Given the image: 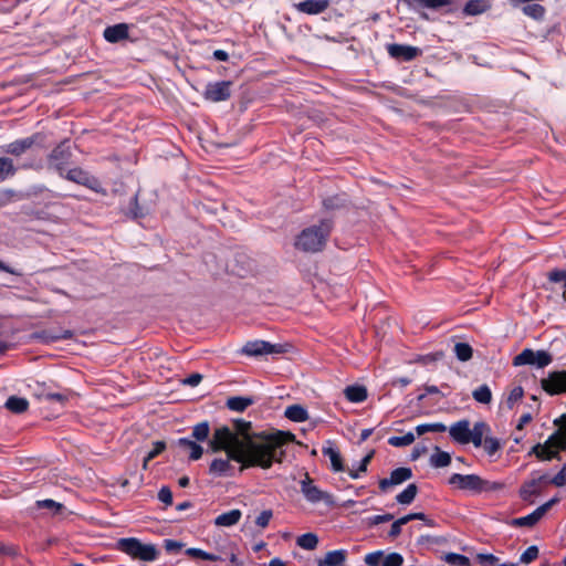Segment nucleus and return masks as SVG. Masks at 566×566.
Masks as SVG:
<instances>
[{"instance_id": "29", "label": "nucleus", "mask_w": 566, "mask_h": 566, "mask_svg": "<svg viewBox=\"0 0 566 566\" xmlns=\"http://www.w3.org/2000/svg\"><path fill=\"white\" fill-rule=\"evenodd\" d=\"M253 403V400L248 397H231L227 400V407L230 410L242 412L249 406Z\"/></svg>"}, {"instance_id": "61", "label": "nucleus", "mask_w": 566, "mask_h": 566, "mask_svg": "<svg viewBox=\"0 0 566 566\" xmlns=\"http://www.w3.org/2000/svg\"><path fill=\"white\" fill-rule=\"evenodd\" d=\"M532 421V415L531 413H524L523 416H521L520 420H518V423L516 426V428L518 430H522L524 428V426H526L527 423H530Z\"/></svg>"}, {"instance_id": "53", "label": "nucleus", "mask_w": 566, "mask_h": 566, "mask_svg": "<svg viewBox=\"0 0 566 566\" xmlns=\"http://www.w3.org/2000/svg\"><path fill=\"white\" fill-rule=\"evenodd\" d=\"M548 280L551 282H562L563 283V290H566V272L563 270H554L548 273Z\"/></svg>"}, {"instance_id": "13", "label": "nucleus", "mask_w": 566, "mask_h": 566, "mask_svg": "<svg viewBox=\"0 0 566 566\" xmlns=\"http://www.w3.org/2000/svg\"><path fill=\"white\" fill-rule=\"evenodd\" d=\"M546 475H533L525 481L520 490V495L524 501H530L533 496L539 494L542 484L545 482Z\"/></svg>"}, {"instance_id": "54", "label": "nucleus", "mask_w": 566, "mask_h": 566, "mask_svg": "<svg viewBox=\"0 0 566 566\" xmlns=\"http://www.w3.org/2000/svg\"><path fill=\"white\" fill-rule=\"evenodd\" d=\"M407 522H406V518L402 516L398 520H396L392 524H391V527H390V531H389V536L391 538H396L400 533H401V527L403 525H406Z\"/></svg>"}, {"instance_id": "28", "label": "nucleus", "mask_w": 566, "mask_h": 566, "mask_svg": "<svg viewBox=\"0 0 566 566\" xmlns=\"http://www.w3.org/2000/svg\"><path fill=\"white\" fill-rule=\"evenodd\" d=\"M285 417L295 422H302L307 420V411L298 405L290 406L285 409Z\"/></svg>"}, {"instance_id": "39", "label": "nucleus", "mask_w": 566, "mask_h": 566, "mask_svg": "<svg viewBox=\"0 0 566 566\" xmlns=\"http://www.w3.org/2000/svg\"><path fill=\"white\" fill-rule=\"evenodd\" d=\"M522 11L524 14L534 19H541L545 14V8L537 3L526 4L522 8Z\"/></svg>"}, {"instance_id": "16", "label": "nucleus", "mask_w": 566, "mask_h": 566, "mask_svg": "<svg viewBox=\"0 0 566 566\" xmlns=\"http://www.w3.org/2000/svg\"><path fill=\"white\" fill-rule=\"evenodd\" d=\"M388 53L392 57L410 61L420 54V50L410 45L390 44L388 45Z\"/></svg>"}, {"instance_id": "43", "label": "nucleus", "mask_w": 566, "mask_h": 566, "mask_svg": "<svg viewBox=\"0 0 566 566\" xmlns=\"http://www.w3.org/2000/svg\"><path fill=\"white\" fill-rule=\"evenodd\" d=\"M385 554L382 551H376L368 553L364 557V562L367 566H382Z\"/></svg>"}, {"instance_id": "14", "label": "nucleus", "mask_w": 566, "mask_h": 566, "mask_svg": "<svg viewBox=\"0 0 566 566\" xmlns=\"http://www.w3.org/2000/svg\"><path fill=\"white\" fill-rule=\"evenodd\" d=\"M348 558L346 549H335L327 552L323 557L315 560L316 566H345Z\"/></svg>"}, {"instance_id": "60", "label": "nucleus", "mask_w": 566, "mask_h": 566, "mask_svg": "<svg viewBox=\"0 0 566 566\" xmlns=\"http://www.w3.org/2000/svg\"><path fill=\"white\" fill-rule=\"evenodd\" d=\"M201 379L202 376L200 374H192L185 380V384L195 387L200 384Z\"/></svg>"}, {"instance_id": "22", "label": "nucleus", "mask_w": 566, "mask_h": 566, "mask_svg": "<svg viewBox=\"0 0 566 566\" xmlns=\"http://www.w3.org/2000/svg\"><path fill=\"white\" fill-rule=\"evenodd\" d=\"M344 395L348 401L354 403L365 401L368 396L366 387L359 385L346 387L344 389Z\"/></svg>"}, {"instance_id": "23", "label": "nucleus", "mask_w": 566, "mask_h": 566, "mask_svg": "<svg viewBox=\"0 0 566 566\" xmlns=\"http://www.w3.org/2000/svg\"><path fill=\"white\" fill-rule=\"evenodd\" d=\"M491 8L489 0H469L464 8L465 15H478L486 12Z\"/></svg>"}, {"instance_id": "38", "label": "nucleus", "mask_w": 566, "mask_h": 566, "mask_svg": "<svg viewBox=\"0 0 566 566\" xmlns=\"http://www.w3.org/2000/svg\"><path fill=\"white\" fill-rule=\"evenodd\" d=\"M209 432H210V427H209V423L207 421L197 423L192 428V437L197 441H205V440H207V438L209 437Z\"/></svg>"}, {"instance_id": "56", "label": "nucleus", "mask_w": 566, "mask_h": 566, "mask_svg": "<svg viewBox=\"0 0 566 566\" xmlns=\"http://www.w3.org/2000/svg\"><path fill=\"white\" fill-rule=\"evenodd\" d=\"M164 546L167 552L177 553L184 547V544L175 539H166Z\"/></svg>"}, {"instance_id": "21", "label": "nucleus", "mask_w": 566, "mask_h": 566, "mask_svg": "<svg viewBox=\"0 0 566 566\" xmlns=\"http://www.w3.org/2000/svg\"><path fill=\"white\" fill-rule=\"evenodd\" d=\"M242 512L238 509L222 513L214 518V525L219 527H230L239 523Z\"/></svg>"}, {"instance_id": "55", "label": "nucleus", "mask_w": 566, "mask_h": 566, "mask_svg": "<svg viewBox=\"0 0 566 566\" xmlns=\"http://www.w3.org/2000/svg\"><path fill=\"white\" fill-rule=\"evenodd\" d=\"M394 518L391 514H382V515H375L367 518V524L369 526L378 525L381 523L389 522Z\"/></svg>"}, {"instance_id": "18", "label": "nucleus", "mask_w": 566, "mask_h": 566, "mask_svg": "<svg viewBox=\"0 0 566 566\" xmlns=\"http://www.w3.org/2000/svg\"><path fill=\"white\" fill-rule=\"evenodd\" d=\"M35 144V136L27 137L23 139L14 140L3 147L6 154L19 157L29 150Z\"/></svg>"}, {"instance_id": "47", "label": "nucleus", "mask_w": 566, "mask_h": 566, "mask_svg": "<svg viewBox=\"0 0 566 566\" xmlns=\"http://www.w3.org/2000/svg\"><path fill=\"white\" fill-rule=\"evenodd\" d=\"M538 547L535 545H532L526 548V551L521 555L520 560L524 564H530L534 562L538 557Z\"/></svg>"}, {"instance_id": "20", "label": "nucleus", "mask_w": 566, "mask_h": 566, "mask_svg": "<svg viewBox=\"0 0 566 566\" xmlns=\"http://www.w3.org/2000/svg\"><path fill=\"white\" fill-rule=\"evenodd\" d=\"M104 38L111 43H116L128 38V25L125 23H118L112 27H107L104 30Z\"/></svg>"}, {"instance_id": "44", "label": "nucleus", "mask_w": 566, "mask_h": 566, "mask_svg": "<svg viewBox=\"0 0 566 566\" xmlns=\"http://www.w3.org/2000/svg\"><path fill=\"white\" fill-rule=\"evenodd\" d=\"M484 451L489 454V455H493L495 454L500 448H501V444H500V441L494 438V437H485L484 441L482 442V446Z\"/></svg>"}, {"instance_id": "52", "label": "nucleus", "mask_w": 566, "mask_h": 566, "mask_svg": "<svg viewBox=\"0 0 566 566\" xmlns=\"http://www.w3.org/2000/svg\"><path fill=\"white\" fill-rule=\"evenodd\" d=\"M273 517V512L271 510H265L260 513V515L255 518V524L261 527H268L271 518Z\"/></svg>"}, {"instance_id": "10", "label": "nucleus", "mask_w": 566, "mask_h": 566, "mask_svg": "<svg viewBox=\"0 0 566 566\" xmlns=\"http://www.w3.org/2000/svg\"><path fill=\"white\" fill-rule=\"evenodd\" d=\"M558 502V499H552L548 502L544 503L543 505L538 506L535 511H533L531 514L526 516H522L518 518H514L512 521V525L514 526H534L537 522H539L543 516L547 513V511Z\"/></svg>"}, {"instance_id": "59", "label": "nucleus", "mask_w": 566, "mask_h": 566, "mask_svg": "<svg viewBox=\"0 0 566 566\" xmlns=\"http://www.w3.org/2000/svg\"><path fill=\"white\" fill-rule=\"evenodd\" d=\"M373 454H367L363 460H361V463H360V467H359V470L358 471H350L349 472V475L353 478V479H357L359 476V472H365L367 470V465L371 459Z\"/></svg>"}, {"instance_id": "3", "label": "nucleus", "mask_w": 566, "mask_h": 566, "mask_svg": "<svg viewBox=\"0 0 566 566\" xmlns=\"http://www.w3.org/2000/svg\"><path fill=\"white\" fill-rule=\"evenodd\" d=\"M332 222L323 220L318 226L310 227L297 237L295 247L305 252L319 251L331 233Z\"/></svg>"}, {"instance_id": "50", "label": "nucleus", "mask_w": 566, "mask_h": 566, "mask_svg": "<svg viewBox=\"0 0 566 566\" xmlns=\"http://www.w3.org/2000/svg\"><path fill=\"white\" fill-rule=\"evenodd\" d=\"M403 563V558L398 553H390L385 555L382 566H401Z\"/></svg>"}, {"instance_id": "17", "label": "nucleus", "mask_w": 566, "mask_h": 566, "mask_svg": "<svg viewBox=\"0 0 566 566\" xmlns=\"http://www.w3.org/2000/svg\"><path fill=\"white\" fill-rule=\"evenodd\" d=\"M295 9L306 14H319L329 7L328 0H305L296 3Z\"/></svg>"}, {"instance_id": "5", "label": "nucleus", "mask_w": 566, "mask_h": 566, "mask_svg": "<svg viewBox=\"0 0 566 566\" xmlns=\"http://www.w3.org/2000/svg\"><path fill=\"white\" fill-rule=\"evenodd\" d=\"M116 548L133 559L142 562H154L159 556V549L155 544L143 543L136 537L118 539L116 543Z\"/></svg>"}, {"instance_id": "27", "label": "nucleus", "mask_w": 566, "mask_h": 566, "mask_svg": "<svg viewBox=\"0 0 566 566\" xmlns=\"http://www.w3.org/2000/svg\"><path fill=\"white\" fill-rule=\"evenodd\" d=\"M451 463V455L448 452L441 451L439 448L430 457V464L433 468H446Z\"/></svg>"}, {"instance_id": "25", "label": "nucleus", "mask_w": 566, "mask_h": 566, "mask_svg": "<svg viewBox=\"0 0 566 566\" xmlns=\"http://www.w3.org/2000/svg\"><path fill=\"white\" fill-rule=\"evenodd\" d=\"M489 426L484 422H476L471 429L470 436V442L474 444V447L479 448L482 446V442L485 439V433L489 432Z\"/></svg>"}, {"instance_id": "8", "label": "nucleus", "mask_w": 566, "mask_h": 566, "mask_svg": "<svg viewBox=\"0 0 566 566\" xmlns=\"http://www.w3.org/2000/svg\"><path fill=\"white\" fill-rule=\"evenodd\" d=\"M301 492L305 496V499L311 503L325 502L331 503L332 496L327 493L318 489L313 480L310 478L308 473H305V478L301 481Z\"/></svg>"}, {"instance_id": "15", "label": "nucleus", "mask_w": 566, "mask_h": 566, "mask_svg": "<svg viewBox=\"0 0 566 566\" xmlns=\"http://www.w3.org/2000/svg\"><path fill=\"white\" fill-rule=\"evenodd\" d=\"M471 428L469 420H461L455 423H453L449 428L450 437L458 443L467 444L470 442L471 437L470 436Z\"/></svg>"}, {"instance_id": "49", "label": "nucleus", "mask_w": 566, "mask_h": 566, "mask_svg": "<svg viewBox=\"0 0 566 566\" xmlns=\"http://www.w3.org/2000/svg\"><path fill=\"white\" fill-rule=\"evenodd\" d=\"M446 562L449 564L458 565V566H469L470 560L468 557L460 554H448L446 556Z\"/></svg>"}, {"instance_id": "40", "label": "nucleus", "mask_w": 566, "mask_h": 566, "mask_svg": "<svg viewBox=\"0 0 566 566\" xmlns=\"http://www.w3.org/2000/svg\"><path fill=\"white\" fill-rule=\"evenodd\" d=\"M412 2L428 9H440L450 6L453 0H412Z\"/></svg>"}, {"instance_id": "9", "label": "nucleus", "mask_w": 566, "mask_h": 566, "mask_svg": "<svg viewBox=\"0 0 566 566\" xmlns=\"http://www.w3.org/2000/svg\"><path fill=\"white\" fill-rule=\"evenodd\" d=\"M281 345H274L265 340H252L248 342L241 349V353L247 356H261L269 354L283 353Z\"/></svg>"}, {"instance_id": "30", "label": "nucleus", "mask_w": 566, "mask_h": 566, "mask_svg": "<svg viewBox=\"0 0 566 566\" xmlns=\"http://www.w3.org/2000/svg\"><path fill=\"white\" fill-rule=\"evenodd\" d=\"M186 554L191 558L210 560V562H221V563L224 562L220 555L211 554V553H208L200 548H188V549H186Z\"/></svg>"}, {"instance_id": "64", "label": "nucleus", "mask_w": 566, "mask_h": 566, "mask_svg": "<svg viewBox=\"0 0 566 566\" xmlns=\"http://www.w3.org/2000/svg\"><path fill=\"white\" fill-rule=\"evenodd\" d=\"M269 566H286V564L280 558H273L270 560Z\"/></svg>"}, {"instance_id": "37", "label": "nucleus", "mask_w": 566, "mask_h": 566, "mask_svg": "<svg viewBox=\"0 0 566 566\" xmlns=\"http://www.w3.org/2000/svg\"><path fill=\"white\" fill-rule=\"evenodd\" d=\"M454 353L459 360L468 361L472 357V347L467 343H457L454 345Z\"/></svg>"}, {"instance_id": "11", "label": "nucleus", "mask_w": 566, "mask_h": 566, "mask_svg": "<svg viewBox=\"0 0 566 566\" xmlns=\"http://www.w3.org/2000/svg\"><path fill=\"white\" fill-rule=\"evenodd\" d=\"M229 448H220L218 451H224V458H216L212 460L209 467V472L217 476H230L233 473V465L231 461H234L230 455Z\"/></svg>"}, {"instance_id": "51", "label": "nucleus", "mask_w": 566, "mask_h": 566, "mask_svg": "<svg viewBox=\"0 0 566 566\" xmlns=\"http://www.w3.org/2000/svg\"><path fill=\"white\" fill-rule=\"evenodd\" d=\"M553 485L557 488H562L566 485V462L563 464L562 469L554 478L549 481Z\"/></svg>"}, {"instance_id": "2", "label": "nucleus", "mask_w": 566, "mask_h": 566, "mask_svg": "<svg viewBox=\"0 0 566 566\" xmlns=\"http://www.w3.org/2000/svg\"><path fill=\"white\" fill-rule=\"evenodd\" d=\"M559 428L544 443L535 444L530 455H535L539 461L559 459V453L566 450V415L554 421Z\"/></svg>"}, {"instance_id": "26", "label": "nucleus", "mask_w": 566, "mask_h": 566, "mask_svg": "<svg viewBox=\"0 0 566 566\" xmlns=\"http://www.w3.org/2000/svg\"><path fill=\"white\" fill-rule=\"evenodd\" d=\"M319 539L315 533H305L296 538L298 547L306 551H314L318 546Z\"/></svg>"}, {"instance_id": "34", "label": "nucleus", "mask_w": 566, "mask_h": 566, "mask_svg": "<svg viewBox=\"0 0 566 566\" xmlns=\"http://www.w3.org/2000/svg\"><path fill=\"white\" fill-rule=\"evenodd\" d=\"M417 491L418 489L416 484H409L402 492L397 495L396 500L400 504H410L415 500Z\"/></svg>"}, {"instance_id": "35", "label": "nucleus", "mask_w": 566, "mask_h": 566, "mask_svg": "<svg viewBox=\"0 0 566 566\" xmlns=\"http://www.w3.org/2000/svg\"><path fill=\"white\" fill-rule=\"evenodd\" d=\"M472 396L480 403H490L492 400L491 389L486 385H482L473 390Z\"/></svg>"}, {"instance_id": "45", "label": "nucleus", "mask_w": 566, "mask_h": 566, "mask_svg": "<svg viewBox=\"0 0 566 566\" xmlns=\"http://www.w3.org/2000/svg\"><path fill=\"white\" fill-rule=\"evenodd\" d=\"M14 174L12 160L9 158H0V181Z\"/></svg>"}, {"instance_id": "57", "label": "nucleus", "mask_w": 566, "mask_h": 566, "mask_svg": "<svg viewBox=\"0 0 566 566\" xmlns=\"http://www.w3.org/2000/svg\"><path fill=\"white\" fill-rule=\"evenodd\" d=\"M158 499L166 505H170L172 503V493L168 488L164 486L158 492Z\"/></svg>"}, {"instance_id": "32", "label": "nucleus", "mask_w": 566, "mask_h": 566, "mask_svg": "<svg viewBox=\"0 0 566 566\" xmlns=\"http://www.w3.org/2000/svg\"><path fill=\"white\" fill-rule=\"evenodd\" d=\"M29 402L24 398L12 396L10 397L7 402L6 407L15 413H21L28 409Z\"/></svg>"}, {"instance_id": "7", "label": "nucleus", "mask_w": 566, "mask_h": 566, "mask_svg": "<svg viewBox=\"0 0 566 566\" xmlns=\"http://www.w3.org/2000/svg\"><path fill=\"white\" fill-rule=\"evenodd\" d=\"M542 388L551 396L566 392V370L552 371L541 381Z\"/></svg>"}, {"instance_id": "62", "label": "nucleus", "mask_w": 566, "mask_h": 566, "mask_svg": "<svg viewBox=\"0 0 566 566\" xmlns=\"http://www.w3.org/2000/svg\"><path fill=\"white\" fill-rule=\"evenodd\" d=\"M213 57L218 61H227L229 59V55L226 51L223 50H216L213 52Z\"/></svg>"}, {"instance_id": "31", "label": "nucleus", "mask_w": 566, "mask_h": 566, "mask_svg": "<svg viewBox=\"0 0 566 566\" xmlns=\"http://www.w3.org/2000/svg\"><path fill=\"white\" fill-rule=\"evenodd\" d=\"M323 453H324V455L328 457V459L331 460L332 469L335 472H340L344 470L340 453L336 449H334L332 447L324 448Z\"/></svg>"}, {"instance_id": "6", "label": "nucleus", "mask_w": 566, "mask_h": 566, "mask_svg": "<svg viewBox=\"0 0 566 566\" xmlns=\"http://www.w3.org/2000/svg\"><path fill=\"white\" fill-rule=\"evenodd\" d=\"M551 354L545 350L534 352L532 349H524L513 359L514 366L534 365L538 368H544L552 363Z\"/></svg>"}, {"instance_id": "48", "label": "nucleus", "mask_w": 566, "mask_h": 566, "mask_svg": "<svg viewBox=\"0 0 566 566\" xmlns=\"http://www.w3.org/2000/svg\"><path fill=\"white\" fill-rule=\"evenodd\" d=\"M36 506L39 509L50 510L53 513H59L62 510V507H63V505L61 503H57V502H55L53 500H50V499L38 501L36 502Z\"/></svg>"}, {"instance_id": "46", "label": "nucleus", "mask_w": 566, "mask_h": 566, "mask_svg": "<svg viewBox=\"0 0 566 566\" xmlns=\"http://www.w3.org/2000/svg\"><path fill=\"white\" fill-rule=\"evenodd\" d=\"M166 448L165 442L163 441H156L154 443L153 449L148 452V454L144 459L143 468L147 469V464L150 460L155 459L157 455H159Z\"/></svg>"}, {"instance_id": "12", "label": "nucleus", "mask_w": 566, "mask_h": 566, "mask_svg": "<svg viewBox=\"0 0 566 566\" xmlns=\"http://www.w3.org/2000/svg\"><path fill=\"white\" fill-rule=\"evenodd\" d=\"M231 82L221 81L216 83H210L207 85L203 96L206 99L211 102H222L230 97L231 95Z\"/></svg>"}, {"instance_id": "19", "label": "nucleus", "mask_w": 566, "mask_h": 566, "mask_svg": "<svg viewBox=\"0 0 566 566\" xmlns=\"http://www.w3.org/2000/svg\"><path fill=\"white\" fill-rule=\"evenodd\" d=\"M411 470L408 468H398L394 470L388 479H382L379 482V486L381 490H386L391 485H398L411 478Z\"/></svg>"}, {"instance_id": "41", "label": "nucleus", "mask_w": 566, "mask_h": 566, "mask_svg": "<svg viewBox=\"0 0 566 566\" xmlns=\"http://www.w3.org/2000/svg\"><path fill=\"white\" fill-rule=\"evenodd\" d=\"M416 437L412 432H408L401 437H390L388 443L392 447H406L413 443Z\"/></svg>"}, {"instance_id": "36", "label": "nucleus", "mask_w": 566, "mask_h": 566, "mask_svg": "<svg viewBox=\"0 0 566 566\" xmlns=\"http://www.w3.org/2000/svg\"><path fill=\"white\" fill-rule=\"evenodd\" d=\"M446 430L447 426L441 422L423 423L416 427V432L418 436H422L427 432H444Z\"/></svg>"}, {"instance_id": "42", "label": "nucleus", "mask_w": 566, "mask_h": 566, "mask_svg": "<svg viewBox=\"0 0 566 566\" xmlns=\"http://www.w3.org/2000/svg\"><path fill=\"white\" fill-rule=\"evenodd\" d=\"M66 178L77 184L86 185L90 180V177L86 172L78 168H74L67 171Z\"/></svg>"}, {"instance_id": "33", "label": "nucleus", "mask_w": 566, "mask_h": 566, "mask_svg": "<svg viewBox=\"0 0 566 566\" xmlns=\"http://www.w3.org/2000/svg\"><path fill=\"white\" fill-rule=\"evenodd\" d=\"M524 390L521 386H514L507 394L505 405L509 409H513L523 398Z\"/></svg>"}, {"instance_id": "58", "label": "nucleus", "mask_w": 566, "mask_h": 566, "mask_svg": "<svg viewBox=\"0 0 566 566\" xmlns=\"http://www.w3.org/2000/svg\"><path fill=\"white\" fill-rule=\"evenodd\" d=\"M476 558L483 566L493 565L497 562V558L492 554H478Z\"/></svg>"}, {"instance_id": "4", "label": "nucleus", "mask_w": 566, "mask_h": 566, "mask_svg": "<svg viewBox=\"0 0 566 566\" xmlns=\"http://www.w3.org/2000/svg\"><path fill=\"white\" fill-rule=\"evenodd\" d=\"M449 484L467 492L479 494L482 492L499 491L504 488L501 482H492L482 479L476 474H460L454 473L449 479Z\"/></svg>"}, {"instance_id": "63", "label": "nucleus", "mask_w": 566, "mask_h": 566, "mask_svg": "<svg viewBox=\"0 0 566 566\" xmlns=\"http://www.w3.org/2000/svg\"><path fill=\"white\" fill-rule=\"evenodd\" d=\"M406 518V522H410V521H413V520H424L426 518V515L423 513H411V514H408V515H405L403 516Z\"/></svg>"}, {"instance_id": "1", "label": "nucleus", "mask_w": 566, "mask_h": 566, "mask_svg": "<svg viewBox=\"0 0 566 566\" xmlns=\"http://www.w3.org/2000/svg\"><path fill=\"white\" fill-rule=\"evenodd\" d=\"M294 439L295 436L289 431L256 434L252 432L250 421L235 420L233 430L227 426L214 429L209 447L213 452L230 447V455L240 463V471L253 467L268 470L274 462H282L285 454L283 446Z\"/></svg>"}, {"instance_id": "24", "label": "nucleus", "mask_w": 566, "mask_h": 566, "mask_svg": "<svg viewBox=\"0 0 566 566\" xmlns=\"http://www.w3.org/2000/svg\"><path fill=\"white\" fill-rule=\"evenodd\" d=\"M178 444L189 452L190 460H199L202 457L203 449L197 442L181 438L178 440Z\"/></svg>"}]
</instances>
